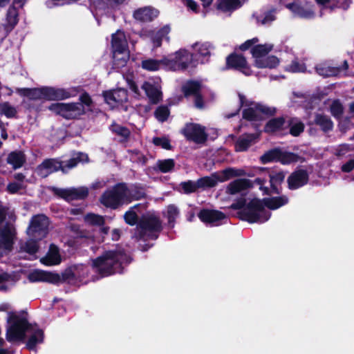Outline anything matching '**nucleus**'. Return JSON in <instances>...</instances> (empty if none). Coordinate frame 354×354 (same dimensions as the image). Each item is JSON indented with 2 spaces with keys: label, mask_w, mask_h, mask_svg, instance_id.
Wrapping results in <instances>:
<instances>
[{
  "label": "nucleus",
  "mask_w": 354,
  "mask_h": 354,
  "mask_svg": "<svg viewBox=\"0 0 354 354\" xmlns=\"http://www.w3.org/2000/svg\"><path fill=\"white\" fill-rule=\"evenodd\" d=\"M8 322L10 323L6 331V339L8 342L24 341L26 333L29 335L26 343L28 349H34L37 344L43 342V331L36 325L29 324L24 313L17 315L15 313H9Z\"/></svg>",
  "instance_id": "nucleus-1"
},
{
  "label": "nucleus",
  "mask_w": 354,
  "mask_h": 354,
  "mask_svg": "<svg viewBox=\"0 0 354 354\" xmlns=\"http://www.w3.org/2000/svg\"><path fill=\"white\" fill-rule=\"evenodd\" d=\"M286 196L273 197L264 199L263 201L259 199L252 200L243 210V219L250 223H263L267 221L270 213L264 206L271 209H276L288 203Z\"/></svg>",
  "instance_id": "nucleus-2"
},
{
  "label": "nucleus",
  "mask_w": 354,
  "mask_h": 354,
  "mask_svg": "<svg viewBox=\"0 0 354 354\" xmlns=\"http://www.w3.org/2000/svg\"><path fill=\"white\" fill-rule=\"evenodd\" d=\"M127 259V255L122 251H108L93 260L92 266L96 272L104 277L115 272Z\"/></svg>",
  "instance_id": "nucleus-3"
},
{
  "label": "nucleus",
  "mask_w": 354,
  "mask_h": 354,
  "mask_svg": "<svg viewBox=\"0 0 354 354\" xmlns=\"http://www.w3.org/2000/svg\"><path fill=\"white\" fill-rule=\"evenodd\" d=\"M17 92L30 100H62L71 97L66 89L54 87H41L35 88H17Z\"/></svg>",
  "instance_id": "nucleus-4"
},
{
  "label": "nucleus",
  "mask_w": 354,
  "mask_h": 354,
  "mask_svg": "<svg viewBox=\"0 0 354 354\" xmlns=\"http://www.w3.org/2000/svg\"><path fill=\"white\" fill-rule=\"evenodd\" d=\"M87 160L88 156L82 153L77 154L75 157L70 159L66 165H62V162L56 159H46L37 167L36 171L39 176L45 178L59 169L63 172H66L67 169L73 168L78 162H86Z\"/></svg>",
  "instance_id": "nucleus-5"
},
{
  "label": "nucleus",
  "mask_w": 354,
  "mask_h": 354,
  "mask_svg": "<svg viewBox=\"0 0 354 354\" xmlns=\"http://www.w3.org/2000/svg\"><path fill=\"white\" fill-rule=\"evenodd\" d=\"M100 203L111 209H116L119 206L127 203L125 195V184H118L112 189L106 191L100 197Z\"/></svg>",
  "instance_id": "nucleus-6"
},
{
  "label": "nucleus",
  "mask_w": 354,
  "mask_h": 354,
  "mask_svg": "<svg viewBox=\"0 0 354 354\" xmlns=\"http://www.w3.org/2000/svg\"><path fill=\"white\" fill-rule=\"evenodd\" d=\"M240 102L242 106H247L248 108L243 110V118L250 121H258L263 119L264 115L272 114L273 111L262 104L248 102L245 97L239 95Z\"/></svg>",
  "instance_id": "nucleus-7"
},
{
  "label": "nucleus",
  "mask_w": 354,
  "mask_h": 354,
  "mask_svg": "<svg viewBox=\"0 0 354 354\" xmlns=\"http://www.w3.org/2000/svg\"><path fill=\"white\" fill-rule=\"evenodd\" d=\"M244 171L242 169L228 168L220 172L214 173L209 176L198 179V185L201 187H212L216 185L219 182H225L232 177L241 176L244 175Z\"/></svg>",
  "instance_id": "nucleus-8"
},
{
  "label": "nucleus",
  "mask_w": 354,
  "mask_h": 354,
  "mask_svg": "<svg viewBox=\"0 0 354 354\" xmlns=\"http://www.w3.org/2000/svg\"><path fill=\"white\" fill-rule=\"evenodd\" d=\"M192 62V55L181 49L162 59L164 66L172 71L185 69Z\"/></svg>",
  "instance_id": "nucleus-9"
},
{
  "label": "nucleus",
  "mask_w": 354,
  "mask_h": 354,
  "mask_svg": "<svg viewBox=\"0 0 354 354\" xmlns=\"http://www.w3.org/2000/svg\"><path fill=\"white\" fill-rule=\"evenodd\" d=\"M52 112L60 115L67 119H73L79 117L86 112V109L80 103H55L49 107Z\"/></svg>",
  "instance_id": "nucleus-10"
},
{
  "label": "nucleus",
  "mask_w": 354,
  "mask_h": 354,
  "mask_svg": "<svg viewBox=\"0 0 354 354\" xmlns=\"http://www.w3.org/2000/svg\"><path fill=\"white\" fill-rule=\"evenodd\" d=\"M138 227L140 229V236L142 238L149 237L152 239L158 237L157 234L162 229L158 218L150 214L142 216L138 223Z\"/></svg>",
  "instance_id": "nucleus-11"
},
{
  "label": "nucleus",
  "mask_w": 354,
  "mask_h": 354,
  "mask_svg": "<svg viewBox=\"0 0 354 354\" xmlns=\"http://www.w3.org/2000/svg\"><path fill=\"white\" fill-rule=\"evenodd\" d=\"M48 218L44 214H37L32 217L27 229L28 237L42 239L48 234Z\"/></svg>",
  "instance_id": "nucleus-12"
},
{
  "label": "nucleus",
  "mask_w": 354,
  "mask_h": 354,
  "mask_svg": "<svg viewBox=\"0 0 354 354\" xmlns=\"http://www.w3.org/2000/svg\"><path fill=\"white\" fill-rule=\"evenodd\" d=\"M23 6V0H15L12 5L8 8L6 15V24L0 26V41H3L18 23V11L17 8L22 7Z\"/></svg>",
  "instance_id": "nucleus-13"
},
{
  "label": "nucleus",
  "mask_w": 354,
  "mask_h": 354,
  "mask_svg": "<svg viewBox=\"0 0 354 354\" xmlns=\"http://www.w3.org/2000/svg\"><path fill=\"white\" fill-rule=\"evenodd\" d=\"M151 104H157L162 100V92L159 79H149L141 86Z\"/></svg>",
  "instance_id": "nucleus-14"
},
{
  "label": "nucleus",
  "mask_w": 354,
  "mask_h": 354,
  "mask_svg": "<svg viewBox=\"0 0 354 354\" xmlns=\"http://www.w3.org/2000/svg\"><path fill=\"white\" fill-rule=\"evenodd\" d=\"M27 277L28 279L32 283L46 282L58 283L61 281V277L59 274L41 270H34L30 272Z\"/></svg>",
  "instance_id": "nucleus-15"
},
{
  "label": "nucleus",
  "mask_w": 354,
  "mask_h": 354,
  "mask_svg": "<svg viewBox=\"0 0 354 354\" xmlns=\"http://www.w3.org/2000/svg\"><path fill=\"white\" fill-rule=\"evenodd\" d=\"M56 195L66 201L80 200L86 198L88 194V189L86 187H71L68 189H54Z\"/></svg>",
  "instance_id": "nucleus-16"
},
{
  "label": "nucleus",
  "mask_w": 354,
  "mask_h": 354,
  "mask_svg": "<svg viewBox=\"0 0 354 354\" xmlns=\"http://www.w3.org/2000/svg\"><path fill=\"white\" fill-rule=\"evenodd\" d=\"M184 136L196 143L204 142L207 139L205 128L197 124H188L183 130Z\"/></svg>",
  "instance_id": "nucleus-17"
},
{
  "label": "nucleus",
  "mask_w": 354,
  "mask_h": 354,
  "mask_svg": "<svg viewBox=\"0 0 354 354\" xmlns=\"http://www.w3.org/2000/svg\"><path fill=\"white\" fill-rule=\"evenodd\" d=\"M103 95L105 102L111 108L116 107L119 104L126 102L128 100L127 91L124 88L106 91Z\"/></svg>",
  "instance_id": "nucleus-18"
},
{
  "label": "nucleus",
  "mask_w": 354,
  "mask_h": 354,
  "mask_svg": "<svg viewBox=\"0 0 354 354\" xmlns=\"http://www.w3.org/2000/svg\"><path fill=\"white\" fill-rule=\"evenodd\" d=\"M309 178L306 170L299 169L292 172L288 178V187L290 189H296L305 185Z\"/></svg>",
  "instance_id": "nucleus-19"
},
{
  "label": "nucleus",
  "mask_w": 354,
  "mask_h": 354,
  "mask_svg": "<svg viewBox=\"0 0 354 354\" xmlns=\"http://www.w3.org/2000/svg\"><path fill=\"white\" fill-rule=\"evenodd\" d=\"M227 66L228 68H232L241 71L245 75L251 74V70L248 66L246 59L240 55L232 54L227 58Z\"/></svg>",
  "instance_id": "nucleus-20"
},
{
  "label": "nucleus",
  "mask_w": 354,
  "mask_h": 354,
  "mask_svg": "<svg viewBox=\"0 0 354 354\" xmlns=\"http://www.w3.org/2000/svg\"><path fill=\"white\" fill-rule=\"evenodd\" d=\"M158 10L151 7H144L136 10L133 12V17L140 21L149 22L158 16Z\"/></svg>",
  "instance_id": "nucleus-21"
},
{
  "label": "nucleus",
  "mask_w": 354,
  "mask_h": 354,
  "mask_svg": "<svg viewBox=\"0 0 354 354\" xmlns=\"http://www.w3.org/2000/svg\"><path fill=\"white\" fill-rule=\"evenodd\" d=\"M200 219L207 223L217 225V223L225 218V215L218 210L203 209L198 214Z\"/></svg>",
  "instance_id": "nucleus-22"
},
{
  "label": "nucleus",
  "mask_w": 354,
  "mask_h": 354,
  "mask_svg": "<svg viewBox=\"0 0 354 354\" xmlns=\"http://www.w3.org/2000/svg\"><path fill=\"white\" fill-rule=\"evenodd\" d=\"M170 32V27L169 26H165L160 30L155 31H150L148 33V36L150 37L151 41L154 48L160 47L162 44V40L165 39L169 40L167 36Z\"/></svg>",
  "instance_id": "nucleus-23"
},
{
  "label": "nucleus",
  "mask_w": 354,
  "mask_h": 354,
  "mask_svg": "<svg viewBox=\"0 0 354 354\" xmlns=\"http://www.w3.org/2000/svg\"><path fill=\"white\" fill-rule=\"evenodd\" d=\"M250 187V181L247 179H237L227 185L226 193L230 195H235L241 193Z\"/></svg>",
  "instance_id": "nucleus-24"
},
{
  "label": "nucleus",
  "mask_w": 354,
  "mask_h": 354,
  "mask_svg": "<svg viewBox=\"0 0 354 354\" xmlns=\"http://www.w3.org/2000/svg\"><path fill=\"white\" fill-rule=\"evenodd\" d=\"M61 261L60 256L59 254L58 248L51 245L47 254L41 259V262L46 266H53L59 264Z\"/></svg>",
  "instance_id": "nucleus-25"
},
{
  "label": "nucleus",
  "mask_w": 354,
  "mask_h": 354,
  "mask_svg": "<svg viewBox=\"0 0 354 354\" xmlns=\"http://www.w3.org/2000/svg\"><path fill=\"white\" fill-rule=\"evenodd\" d=\"M113 65L115 68L124 66L129 59V50L113 49Z\"/></svg>",
  "instance_id": "nucleus-26"
},
{
  "label": "nucleus",
  "mask_w": 354,
  "mask_h": 354,
  "mask_svg": "<svg viewBox=\"0 0 354 354\" xmlns=\"http://www.w3.org/2000/svg\"><path fill=\"white\" fill-rule=\"evenodd\" d=\"M317 73L323 77H330L337 75L341 69L339 67L331 66L328 63H321L315 67Z\"/></svg>",
  "instance_id": "nucleus-27"
},
{
  "label": "nucleus",
  "mask_w": 354,
  "mask_h": 354,
  "mask_svg": "<svg viewBox=\"0 0 354 354\" xmlns=\"http://www.w3.org/2000/svg\"><path fill=\"white\" fill-rule=\"evenodd\" d=\"M111 46L112 49L129 50L127 40L124 32L118 30L112 35Z\"/></svg>",
  "instance_id": "nucleus-28"
},
{
  "label": "nucleus",
  "mask_w": 354,
  "mask_h": 354,
  "mask_svg": "<svg viewBox=\"0 0 354 354\" xmlns=\"http://www.w3.org/2000/svg\"><path fill=\"white\" fill-rule=\"evenodd\" d=\"M87 268L83 266H77L74 271L72 270H66L62 273L61 281L59 282L68 281H71L75 277H85Z\"/></svg>",
  "instance_id": "nucleus-29"
},
{
  "label": "nucleus",
  "mask_w": 354,
  "mask_h": 354,
  "mask_svg": "<svg viewBox=\"0 0 354 354\" xmlns=\"http://www.w3.org/2000/svg\"><path fill=\"white\" fill-rule=\"evenodd\" d=\"M314 123L325 133L332 131L333 122L330 118L325 115L317 114L315 116Z\"/></svg>",
  "instance_id": "nucleus-30"
},
{
  "label": "nucleus",
  "mask_w": 354,
  "mask_h": 354,
  "mask_svg": "<svg viewBox=\"0 0 354 354\" xmlns=\"http://www.w3.org/2000/svg\"><path fill=\"white\" fill-rule=\"evenodd\" d=\"M25 162L26 157L21 151H13L7 158V162L15 169L21 167Z\"/></svg>",
  "instance_id": "nucleus-31"
},
{
  "label": "nucleus",
  "mask_w": 354,
  "mask_h": 354,
  "mask_svg": "<svg viewBox=\"0 0 354 354\" xmlns=\"http://www.w3.org/2000/svg\"><path fill=\"white\" fill-rule=\"evenodd\" d=\"M273 46L270 44L257 45L251 50L253 57L255 60L266 57L272 50Z\"/></svg>",
  "instance_id": "nucleus-32"
},
{
  "label": "nucleus",
  "mask_w": 354,
  "mask_h": 354,
  "mask_svg": "<svg viewBox=\"0 0 354 354\" xmlns=\"http://www.w3.org/2000/svg\"><path fill=\"white\" fill-rule=\"evenodd\" d=\"M125 195L127 196V203L133 200H139L145 196V193L142 188L137 187H127L125 185Z\"/></svg>",
  "instance_id": "nucleus-33"
},
{
  "label": "nucleus",
  "mask_w": 354,
  "mask_h": 354,
  "mask_svg": "<svg viewBox=\"0 0 354 354\" xmlns=\"http://www.w3.org/2000/svg\"><path fill=\"white\" fill-rule=\"evenodd\" d=\"M279 156L278 161L283 165L296 162L301 160V158L298 155L294 153L283 151L281 149H279Z\"/></svg>",
  "instance_id": "nucleus-34"
},
{
  "label": "nucleus",
  "mask_w": 354,
  "mask_h": 354,
  "mask_svg": "<svg viewBox=\"0 0 354 354\" xmlns=\"http://www.w3.org/2000/svg\"><path fill=\"white\" fill-rule=\"evenodd\" d=\"M279 64V59L274 56L264 57L254 60V64L258 68H274Z\"/></svg>",
  "instance_id": "nucleus-35"
},
{
  "label": "nucleus",
  "mask_w": 354,
  "mask_h": 354,
  "mask_svg": "<svg viewBox=\"0 0 354 354\" xmlns=\"http://www.w3.org/2000/svg\"><path fill=\"white\" fill-rule=\"evenodd\" d=\"M256 137L253 134L244 135L239 138L236 143V149L239 151H243L252 145Z\"/></svg>",
  "instance_id": "nucleus-36"
},
{
  "label": "nucleus",
  "mask_w": 354,
  "mask_h": 354,
  "mask_svg": "<svg viewBox=\"0 0 354 354\" xmlns=\"http://www.w3.org/2000/svg\"><path fill=\"white\" fill-rule=\"evenodd\" d=\"M270 182L273 193H279L277 186L280 185L285 178V174L283 171H276L270 174Z\"/></svg>",
  "instance_id": "nucleus-37"
},
{
  "label": "nucleus",
  "mask_w": 354,
  "mask_h": 354,
  "mask_svg": "<svg viewBox=\"0 0 354 354\" xmlns=\"http://www.w3.org/2000/svg\"><path fill=\"white\" fill-rule=\"evenodd\" d=\"M241 6L239 0H221L218 3V9L223 12H230L237 9Z\"/></svg>",
  "instance_id": "nucleus-38"
},
{
  "label": "nucleus",
  "mask_w": 354,
  "mask_h": 354,
  "mask_svg": "<svg viewBox=\"0 0 354 354\" xmlns=\"http://www.w3.org/2000/svg\"><path fill=\"white\" fill-rule=\"evenodd\" d=\"M285 120L283 118L270 120L265 127V131L268 133H273L283 129Z\"/></svg>",
  "instance_id": "nucleus-39"
},
{
  "label": "nucleus",
  "mask_w": 354,
  "mask_h": 354,
  "mask_svg": "<svg viewBox=\"0 0 354 354\" xmlns=\"http://www.w3.org/2000/svg\"><path fill=\"white\" fill-rule=\"evenodd\" d=\"M183 91L185 96L199 95L201 84L197 82H188L183 85Z\"/></svg>",
  "instance_id": "nucleus-40"
},
{
  "label": "nucleus",
  "mask_w": 354,
  "mask_h": 354,
  "mask_svg": "<svg viewBox=\"0 0 354 354\" xmlns=\"http://www.w3.org/2000/svg\"><path fill=\"white\" fill-rule=\"evenodd\" d=\"M40 239L29 237V239L21 245V250L29 253V254H35L38 250L37 241Z\"/></svg>",
  "instance_id": "nucleus-41"
},
{
  "label": "nucleus",
  "mask_w": 354,
  "mask_h": 354,
  "mask_svg": "<svg viewBox=\"0 0 354 354\" xmlns=\"http://www.w3.org/2000/svg\"><path fill=\"white\" fill-rule=\"evenodd\" d=\"M198 53L203 57H209L212 49V46L208 42H198L194 46Z\"/></svg>",
  "instance_id": "nucleus-42"
},
{
  "label": "nucleus",
  "mask_w": 354,
  "mask_h": 354,
  "mask_svg": "<svg viewBox=\"0 0 354 354\" xmlns=\"http://www.w3.org/2000/svg\"><path fill=\"white\" fill-rule=\"evenodd\" d=\"M286 7L290 10L295 15L299 17H308L312 15L310 11L304 9L297 3H289L287 4Z\"/></svg>",
  "instance_id": "nucleus-43"
},
{
  "label": "nucleus",
  "mask_w": 354,
  "mask_h": 354,
  "mask_svg": "<svg viewBox=\"0 0 354 354\" xmlns=\"http://www.w3.org/2000/svg\"><path fill=\"white\" fill-rule=\"evenodd\" d=\"M288 125L290 126V133L294 136H297L304 131V124L296 119L290 120L288 122Z\"/></svg>",
  "instance_id": "nucleus-44"
},
{
  "label": "nucleus",
  "mask_w": 354,
  "mask_h": 354,
  "mask_svg": "<svg viewBox=\"0 0 354 354\" xmlns=\"http://www.w3.org/2000/svg\"><path fill=\"white\" fill-rule=\"evenodd\" d=\"M162 66H164V64L162 62V59L158 61L152 59H149L144 60L142 62V68L150 71H157Z\"/></svg>",
  "instance_id": "nucleus-45"
},
{
  "label": "nucleus",
  "mask_w": 354,
  "mask_h": 354,
  "mask_svg": "<svg viewBox=\"0 0 354 354\" xmlns=\"http://www.w3.org/2000/svg\"><path fill=\"white\" fill-rule=\"evenodd\" d=\"M279 149H274L265 153L261 157L263 163H267L272 161H278L279 156Z\"/></svg>",
  "instance_id": "nucleus-46"
},
{
  "label": "nucleus",
  "mask_w": 354,
  "mask_h": 354,
  "mask_svg": "<svg viewBox=\"0 0 354 354\" xmlns=\"http://www.w3.org/2000/svg\"><path fill=\"white\" fill-rule=\"evenodd\" d=\"M84 221L88 224L101 226L104 223L103 216L95 214H88L84 216Z\"/></svg>",
  "instance_id": "nucleus-47"
},
{
  "label": "nucleus",
  "mask_w": 354,
  "mask_h": 354,
  "mask_svg": "<svg viewBox=\"0 0 354 354\" xmlns=\"http://www.w3.org/2000/svg\"><path fill=\"white\" fill-rule=\"evenodd\" d=\"M157 167L163 173L169 172L173 169L174 161L172 159L158 160L157 162Z\"/></svg>",
  "instance_id": "nucleus-48"
},
{
  "label": "nucleus",
  "mask_w": 354,
  "mask_h": 354,
  "mask_svg": "<svg viewBox=\"0 0 354 354\" xmlns=\"http://www.w3.org/2000/svg\"><path fill=\"white\" fill-rule=\"evenodd\" d=\"M17 111L14 106L10 105L8 102H3L0 104V114L5 115L8 118H12L15 116Z\"/></svg>",
  "instance_id": "nucleus-49"
},
{
  "label": "nucleus",
  "mask_w": 354,
  "mask_h": 354,
  "mask_svg": "<svg viewBox=\"0 0 354 354\" xmlns=\"http://www.w3.org/2000/svg\"><path fill=\"white\" fill-rule=\"evenodd\" d=\"M138 205H135L131 207L128 212L124 215V218L127 223L133 225L138 222V216L135 209L138 208Z\"/></svg>",
  "instance_id": "nucleus-50"
},
{
  "label": "nucleus",
  "mask_w": 354,
  "mask_h": 354,
  "mask_svg": "<svg viewBox=\"0 0 354 354\" xmlns=\"http://www.w3.org/2000/svg\"><path fill=\"white\" fill-rule=\"evenodd\" d=\"M154 115L158 121L162 122L167 119L169 115V109L167 106H160L155 111Z\"/></svg>",
  "instance_id": "nucleus-51"
},
{
  "label": "nucleus",
  "mask_w": 354,
  "mask_h": 354,
  "mask_svg": "<svg viewBox=\"0 0 354 354\" xmlns=\"http://www.w3.org/2000/svg\"><path fill=\"white\" fill-rule=\"evenodd\" d=\"M179 214V210L174 205H170L167 207V217L168 218L169 224L171 225V227L174 226V223L175 221V219L177 218V216Z\"/></svg>",
  "instance_id": "nucleus-52"
},
{
  "label": "nucleus",
  "mask_w": 354,
  "mask_h": 354,
  "mask_svg": "<svg viewBox=\"0 0 354 354\" xmlns=\"http://www.w3.org/2000/svg\"><path fill=\"white\" fill-rule=\"evenodd\" d=\"M110 128L113 133L121 136L123 139L127 138L130 135V131L128 129L119 124H113Z\"/></svg>",
  "instance_id": "nucleus-53"
},
{
  "label": "nucleus",
  "mask_w": 354,
  "mask_h": 354,
  "mask_svg": "<svg viewBox=\"0 0 354 354\" xmlns=\"http://www.w3.org/2000/svg\"><path fill=\"white\" fill-rule=\"evenodd\" d=\"M330 110L334 117L339 118L343 113V106L339 101H333L330 106Z\"/></svg>",
  "instance_id": "nucleus-54"
},
{
  "label": "nucleus",
  "mask_w": 354,
  "mask_h": 354,
  "mask_svg": "<svg viewBox=\"0 0 354 354\" xmlns=\"http://www.w3.org/2000/svg\"><path fill=\"white\" fill-rule=\"evenodd\" d=\"M181 185L185 193L194 192L198 188L201 187V186L198 185V180L196 182H185L183 183Z\"/></svg>",
  "instance_id": "nucleus-55"
},
{
  "label": "nucleus",
  "mask_w": 354,
  "mask_h": 354,
  "mask_svg": "<svg viewBox=\"0 0 354 354\" xmlns=\"http://www.w3.org/2000/svg\"><path fill=\"white\" fill-rule=\"evenodd\" d=\"M305 69V66L297 61H293L287 68L288 71L292 73L304 72Z\"/></svg>",
  "instance_id": "nucleus-56"
},
{
  "label": "nucleus",
  "mask_w": 354,
  "mask_h": 354,
  "mask_svg": "<svg viewBox=\"0 0 354 354\" xmlns=\"http://www.w3.org/2000/svg\"><path fill=\"white\" fill-rule=\"evenodd\" d=\"M153 142L155 145L160 146L162 148L165 149H169L171 148L169 140L165 137L154 138L153 139Z\"/></svg>",
  "instance_id": "nucleus-57"
},
{
  "label": "nucleus",
  "mask_w": 354,
  "mask_h": 354,
  "mask_svg": "<svg viewBox=\"0 0 354 354\" xmlns=\"http://www.w3.org/2000/svg\"><path fill=\"white\" fill-rule=\"evenodd\" d=\"M257 22L262 25L269 24L275 19L272 12H267L264 17H257Z\"/></svg>",
  "instance_id": "nucleus-58"
},
{
  "label": "nucleus",
  "mask_w": 354,
  "mask_h": 354,
  "mask_svg": "<svg viewBox=\"0 0 354 354\" xmlns=\"http://www.w3.org/2000/svg\"><path fill=\"white\" fill-rule=\"evenodd\" d=\"M80 100L81 102H79L80 104H82L84 107L86 109V111L90 109V107L92 104V100L91 97L87 93H83L80 95Z\"/></svg>",
  "instance_id": "nucleus-59"
},
{
  "label": "nucleus",
  "mask_w": 354,
  "mask_h": 354,
  "mask_svg": "<svg viewBox=\"0 0 354 354\" xmlns=\"http://www.w3.org/2000/svg\"><path fill=\"white\" fill-rule=\"evenodd\" d=\"M24 187L23 183H11L8 185L7 189L10 193L15 194Z\"/></svg>",
  "instance_id": "nucleus-60"
},
{
  "label": "nucleus",
  "mask_w": 354,
  "mask_h": 354,
  "mask_svg": "<svg viewBox=\"0 0 354 354\" xmlns=\"http://www.w3.org/2000/svg\"><path fill=\"white\" fill-rule=\"evenodd\" d=\"M350 151V147L348 145L343 144L340 145L336 149L335 154L338 156L345 155L348 151Z\"/></svg>",
  "instance_id": "nucleus-61"
},
{
  "label": "nucleus",
  "mask_w": 354,
  "mask_h": 354,
  "mask_svg": "<svg viewBox=\"0 0 354 354\" xmlns=\"http://www.w3.org/2000/svg\"><path fill=\"white\" fill-rule=\"evenodd\" d=\"M259 39L256 37L252 39H249L240 46V49L242 50H245L248 48H249V47H250L252 44L257 43Z\"/></svg>",
  "instance_id": "nucleus-62"
},
{
  "label": "nucleus",
  "mask_w": 354,
  "mask_h": 354,
  "mask_svg": "<svg viewBox=\"0 0 354 354\" xmlns=\"http://www.w3.org/2000/svg\"><path fill=\"white\" fill-rule=\"evenodd\" d=\"M354 169V160H350L342 166L344 172H350Z\"/></svg>",
  "instance_id": "nucleus-63"
},
{
  "label": "nucleus",
  "mask_w": 354,
  "mask_h": 354,
  "mask_svg": "<svg viewBox=\"0 0 354 354\" xmlns=\"http://www.w3.org/2000/svg\"><path fill=\"white\" fill-rule=\"evenodd\" d=\"M183 3L190 10L196 12L198 6L197 3L193 0H183Z\"/></svg>",
  "instance_id": "nucleus-64"
}]
</instances>
